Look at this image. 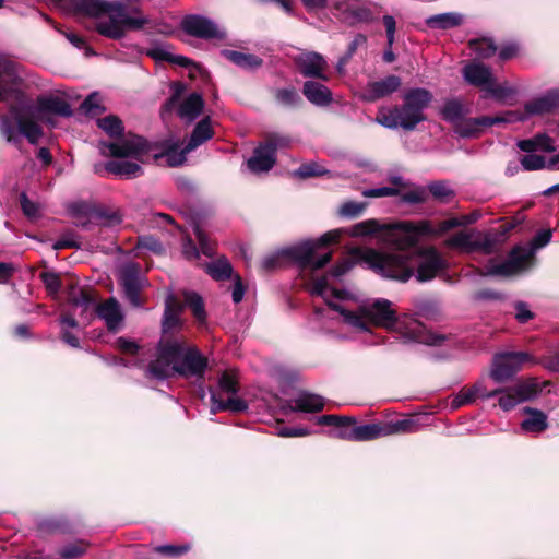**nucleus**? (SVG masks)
<instances>
[{"instance_id":"f257e3e1","label":"nucleus","mask_w":559,"mask_h":559,"mask_svg":"<svg viewBox=\"0 0 559 559\" xmlns=\"http://www.w3.org/2000/svg\"><path fill=\"white\" fill-rule=\"evenodd\" d=\"M332 299H343V293L329 284V307L337 311L343 322L359 332H370L381 328L394 332L406 342H417L429 346H442L449 338L439 333L430 332L418 320L404 313L399 316L392 301L384 298L367 300L355 309H348Z\"/></svg>"},{"instance_id":"f03ea898","label":"nucleus","mask_w":559,"mask_h":559,"mask_svg":"<svg viewBox=\"0 0 559 559\" xmlns=\"http://www.w3.org/2000/svg\"><path fill=\"white\" fill-rule=\"evenodd\" d=\"M476 219V215H464L460 218L453 217L440 222L423 219L418 222L403 221L395 224H380L379 221L370 218L348 228L330 230L317 239V243L318 248H321L338 242L343 235H349L350 237L373 236L379 242L390 245L394 249L405 248L416 242L419 238L440 236L454 227L472 224Z\"/></svg>"},{"instance_id":"7ed1b4c3","label":"nucleus","mask_w":559,"mask_h":559,"mask_svg":"<svg viewBox=\"0 0 559 559\" xmlns=\"http://www.w3.org/2000/svg\"><path fill=\"white\" fill-rule=\"evenodd\" d=\"M419 240L405 248H396L391 253L357 248L352 251V255L382 277L406 282L416 269L417 281L427 282L443 269L444 261L436 249L417 247Z\"/></svg>"},{"instance_id":"20e7f679","label":"nucleus","mask_w":559,"mask_h":559,"mask_svg":"<svg viewBox=\"0 0 559 559\" xmlns=\"http://www.w3.org/2000/svg\"><path fill=\"white\" fill-rule=\"evenodd\" d=\"M56 3L66 13L90 17L93 28L109 39H121L128 32L141 31L151 23L140 7H128L121 1L56 0Z\"/></svg>"},{"instance_id":"39448f33","label":"nucleus","mask_w":559,"mask_h":559,"mask_svg":"<svg viewBox=\"0 0 559 559\" xmlns=\"http://www.w3.org/2000/svg\"><path fill=\"white\" fill-rule=\"evenodd\" d=\"M318 249L317 240L304 241L265 257L262 266L264 270H273L284 266L288 261L296 263L300 269V276L306 289L312 296L328 300L330 278L343 276L353 267L354 263L343 260L333 267L331 273L320 275V270L330 262L332 253L329 251L318 254Z\"/></svg>"},{"instance_id":"423d86ee","label":"nucleus","mask_w":559,"mask_h":559,"mask_svg":"<svg viewBox=\"0 0 559 559\" xmlns=\"http://www.w3.org/2000/svg\"><path fill=\"white\" fill-rule=\"evenodd\" d=\"M207 359L193 346L174 340L162 342L157 356L148 367L150 373L157 379H166L177 373L185 378L203 377Z\"/></svg>"},{"instance_id":"0eeeda50","label":"nucleus","mask_w":559,"mask_h":559,"mask_svg":"<svg viewBox=\"0 0 559 559\" xmlns=\"http://www.w3.org/2000/svg\"><path fill=\"white\" fill-rule=\"evenodd\" d=\"M150 148L143 138L128 135L118 143H102L100 153L104 156L121 158L108 162L105 166L107 171L120 177L132 178L142 174L139 163H145L150 158Z\"/></svg>"},{"instance_id":"6e6552de","label":"nucleus","mask_w":559,"mask_h":559,"mask_svg":"<svg viewBox=\"0 0 559 559\" xmlns=\"http://www.w3.org/2000/svg\"><path fill=\"white\" fill-rule=\"evenodd\" d=\"M432 99V94L426 88H411L404 95L402 106L382 107L379 109L376 121L389 129L403 128L413 130L425 120L424 110Z\"/></svg>"},{"instance_id":"1a4fd4ad","label":"nucleus","mask_w":559,"mask_h":559,"mask_svg":"<svg viewBox=\"0 0 559 559\" xmlns=\"http://www.w3.org/2000/svg\"><path fill=\"white\" fill-rule=\"evenodd\" d=\"M550 239L551 230H540L534 237L531 247H515L506 261L490 266L488 273L510 276L527 270L533 263L535 251L549 243Z\"/></svg>"},{"instance_id":"9d476101","label":"nucleus","mask_w":559,"mask_h":559,"mask_svg":"<svg viewBox=\"0 0 559 559\" xmlns=\"http://www.w3.org/2000/svg\"><path fill=\"white\" fill-rule=\"evenodd\" d=\"M239 391L236 370H225L218 378L216 389L211 390V414L223 411L240 413L248 408L245 400L237 395Z\"/></svg>"},{"instance_id":"9b49d317","label":"nucleus","mask_w":559,"mask_h":559,"mask_svg":"<svg viewBox=\"0 0 559 559\" xmlns=\"http://www.w3.org/2000/svg\"><path fill=\"white\" fill-rule=\"evenodd\" d=\"M0 133L9 143L17 144L22 136L36 144L43 132L39 126L27 118L22 110L12 107L7 115L0 116Z\"/></svg>"},{"instance_id":"f8f14e48","label":"nucleus","mask_w":559,"mask_h":559,"mask_svg":"<svg viewBox=\"0 0 559 559\" xmlns=\"http://www.w3.org/2000/svg\"><path fill=\"white\" fill-rule=\"evenodd\" d=\"M415 424L413 419H402L385 424H366L344 428L336 433V437L352 441H369L381 437L412 432Z\"/></svg>"},{"instance_id":"ddd939ff","label":"nucleus","mask_w":559,"mask_h":559,"mask_svg":"<svg viewBox=\"0 0 559 559\" xmlns=\"http://www.w3.org/2000/svg\"><path fill=\"white\" fill-rule=\"evenodd\" d=\"M514 225L506 228L498 235L496 233H480L478 230H461L452 235L447 245L464 253L483 252L489 254L495 251L503 235L512 229Z\"/></svg>"},{"instance_id":"4468645a","label":"nucleus","mask_w":559,"mask_h":559,"mask_svg":"<svg viewBox=\"0 0 559 559\" xmlns=\"http://www.w3.org/2000/svg\"><path fill=\"white\" fill-rule=\"evenodd\" d=\"M72 305L75 309H80L82 314L96 312L109 331H118L122 325L123 313L115 298H109L97 305L94 297L81 292L79 297L72 298Z\"/></svg>"},{"instance_id":"2eb2a0df","label":"nucleus","mask_w":559,"mask_h":559,"mask_svg":"<svg viewBox=\"0 0 559 559\" xmlns=\"http://www.w3.org/2000/svg\"><path fill=\"white\" fill-rule=\"evenodd\" d=\"M214 135L211 119L209 117L200 120L194 127L188 144L181 148L179 141L171 142L167 145L164 152L166 163L171 167L180 166L186 160V155L204 142L211 140Z\"/></svg>"},{"instance_id":"dca6fc26","label":"nucleus","mask_w":559,"mask_h":559,"mask_svg":"<svg viewBox=\"0 0 559 559\" xmlns=\"http://www.w3.org/2000/svg\"><path fill=\"white\" fill-rule=\"evenodd\" d=\"M182 307H189L199 324H204L206 313L204 310L202 298L192 292H186L183 294V305H180L179 300L170 295L166 299V309L163 320L164 331L174 329L179 324V314Z\"/></svg>"},{"instance_id":"f3484780","label":"nucleus","mask_w":559,"mask_h":559,"mask_svg":"<svg viewBox=\"0 0 559 559\" xmlns=\"http://www.w3.org/2000/svg\"><path fill=\"white\" fill-rule=\"evenodd\" d=\"M530 361L532 357L525 352L499 353L493 357L490 377L495 382H506Z\"/></svg>"},{"instance_id":"a211bd4d","label":"nucleus","mask_w":559,"mask_h":559,"mask_svg":"<svg viewBox=\"0 0 559 559\" xmlns=\"http://www.w3.org/2000/svg\"><path fill=\"white\" fill-rule=\"evenodd\" d=\"M521 119H523V117L515 111H507L503 115L495 117L483 116L478 118H466L465 116L454 124V130L462 138H474L487 127L498 123H512Z\"/></svg>"},{"instance_id":"6ab92c4d","label":"nucleus","mask_w":559,"mask_h":559,"mask_svg":"<svg viewBox=\"0 0 559 559\" xmlns=\"http://www.w3.org/2000/svg\"><path fill=\"white\" fill-rule=\"evenodd\" d=\"M22 80L14 62L0 53V102H17L21 99Z\"/></svg>"},{"instance_id":"aec40b11","label":"nucleus","mask_w":559,"mask_h":559,"mask_svg":"<svg viewBox=\"0 0 559 559\" xmlns=\"http://www.w3.org/2000/svg\"><path fill=\"white\" fill-rule=\"evenodd\" d=\"M337 9L345 21L357 24L374 21L381 5L372 0H344L337 4Z\"/></svg>"},{"instance_id":"412c9836","label":"nucleus","mask_w":559,"mask_h":559,"mask_svg":"<svg viewBox=\"0 0 559 559\" xmlns=\"http://www.w3.org/2000/svg\"><path fill=\"white\" fill-rule=\"evenodd\" d=\"M500 391L499 406L503 411H511L518 404L534 399L539 393L538 383L533 380H525L507 389H498Z\"/></svg>"},{"instance_id":"4be33fe9","label":"nucleus","mask_w":559,"mask_h":559,"mask_svg":"<svg viewBox=\"0 0 559 559\" xmlns=\"http://www.w3.org/2000/svg\"><path fill=\"white\" fill-rule=\"evenodd\" d=\"M402 85L400 76L391 74L379 80L370 81L359 92L358 96L361 100L373 103L378 99L389 97L399 91Z\"/></svg>"},{"instance_id":"5701e85b","label":"nucleus","mask_w":559,"mask_h":559,"mask_svg":"<svg viewBox=\"0 0 559 559\" xmlns=\"http://www.w3.org/2000/svg\"><path fill=\"white\" fill-rule=\"evenodd\" d=\"M294 61L304 76L329 80L325 74L328 62L322 55L314 51H302L294 58Z\"/></svg>"},{"instance_id":"b1692460","label":"nucleus","mask_w":559,"mask_h":559,"mask_svg":"<svg viewBox=\"0 0 559 559\" xmlns=\"http://www.w3.org/2000/svg\"><path fill=\"white\" fill-rule=\"evenodd\" d=\"M181 26L187 34L200 38H223L225 36V32L217 24L201 15L186 16Z\"/></svg>"},{"instance_id":"393cba45","label":"nucleus","mask_w":559,"mask_h":559,"mask_svg":"<svg viewBox=\"0 0 559 559\" xmlns=\"http://www.w3.org/2000/svg\"><path fill=\"white\" fill-rule=\"evenodd\" d=\"M119 282L128 300L133 306H140V290L143 284L142 277L140 276V266L135 263L123 265L119 273Z\"/></svg>"},{"instance_id":"a878e982","label":"nucleus","mask_w":559,"mask_h":559,"mask_svg":"<svg viewBox=\"0 0 559 559\" xmlns=\"http://www.w3.org/2000/svg\"><path fill=\"white\" fill-rule=\"evenodd\" d=\"M146 55L158 62L167 61L169 63L187 68L191 78H194L197 73L202 72V69L198 64L193 63L190 59L180 55H174L170 51V47L166 44L153 45L147 49Z\"/></svg>"},{"instance_id":"bb28decb","label":"nucleus","mask_w":559,"mask_h":559,"mask_svg":"<svg viewBox=\"0 0 559 559\" xmlns=\"http://www.w3.org/2000/svg\"><path fill=\"white\" fill-rule=\"evenodd\" d=\"M557 108H559V88H554L527 102L524 112H516L523 117V119L520 120L523 121L530 116L548 114Z\"/></svg>"},{"instance_id":"cd10ccee","label":"nucleus","mask_w":559,"mask_h":559,"mask_svg":"<svg viewBox=\"0 0 559 559\" xmlns=\"http://www.w3.org/2000/svg\"><path fill=\"white\" fill-rule=\"evenodd\" d=\"M50 114L69 117L72 115V110L68 102L60 96L47 95L39 97L36 106V117L45 120L46 116Z\"/></svg>"},{"instance_id":"c85d7f7f","label":"nucleus","mask_w":559,"mask_h":559,"mask_svg":"<svg viewBox=\"0 0 559 559\" xmlns=\"http://www.w3.org/2000/svg\"><path fill=\"white\" fill-rule=\"evenodd\" d=\"M520 429L524 433L538 436L548 428V416L540 409L526 406L522 409Z\"/></svg>"},{"instance_id":"c756f323","label":"nucleus","mask_w":559,"mask_h":559,"mask_svg":"<svg viewBox=\"0 0 559 559\" xmlns=\"http://www.w3.org/2000/svg\"><path fill=\"white\" fill-rule=\"evenodd\" d=\"M462 74L467 83L480 87L485 92L495 78L488 67L476 61L465 64Z\"/></svg>"},{"instance_id":"7c9ffc66","label":"nucleus","mask_w":559,"mask_h":559,"mask_svg":"<svg viewBox=\"0 0 559 559\" xmlns=\"http://www.w3.org/2000/svg\"><path fill=\"white\" fill-rule=\"evenodd\" d=\"M275 159L273 147L263 144L254 150L253 155L247 160V166L254 174L266 173L274 166Z\"/></svg>"},{"instance_id":"2f4dec72","label":"nucleus","mask_w":559,"mask_h":559,"mask_svg":"<svg viewBox=\"0 0 559 559\" xmlns=\"http://www.w3.org/2000/svg\"><path fill=\"white\" fill-rule=\"evenodd\" d=\"M324 401L320 395L308 392L299 393L288 402L292 412L316 413L323 408Z\"/></svg>"},{"instance_id":"473e14b6","label":"nucleus","mask_w":559,"mask_h":559,"mask_svg":"<svg viewBox=\"0 0 559 559\" xmlns=\"http://www.w3.org/2000/svg\"><path fill=\"white\" fill-rule=\"evenodd\" d=\"M305 97L316 106H328L332 102L331 91L316 81H306L302 86Z\"/></svg>"},{"instance_id":"72a5a7b5","label":"nucleus","mask_w":559,"mask_h":559,"mask_svg":"<svg viewBox=\"0 0 559 559\" xmlns=\"http://www.w3.org/2000/svg\"><path fill=\"white\" fill-rule=\"evenodd\" d=\"M204 107V100L199 93H191L186 97L178 108V115L186 121H193L199 117Z\"/></svg>"},{"instance_id":"f704fd0d","label":"nucleus","mask_w":559,"mask_h":559,"mask_svg":"<svg viewBox=\"0 0 559 559\" xmlns=\"http://www.w3.org/2000/svg\"><path fill=\"white\" fill-rule=\"evenodd\" d=\"M425 22L432 29H450L463 23V15L455 12L441 13L427 17Z\"/></svg>"},{"instance_id":"c9c22d12","label":"nucleus","mask_w":559,"mask_h":559,"mask_svg":"<svg viewBox=\"0 0 559 559\" xmlns=\"http://www.w3.org/2000/svg\"><path fill=\"white\" fill-rule=\"evenodd\" d=\"M441 114L445 120L454 126L459 120L469 114V109L459 99H449L444 103Z\"/></svg>"},{"instance_id":"e433bc0d","label":"nucleus","mask_w":559,"mask_h":559,"mask_svg":"<svg viewBox=\"0 0 559 559\" xmlns=\"http://www.w3.org/2000/svg\"><path fill=\"white\" fill-rule=\"evenodd\" d=\"M223 55L226 59L243 69L253 70L262 64V60L258 56L251 53H245L235 50H224Z\"/></svg>"},{"instance_id":"4c0bfd02","label":"nucleus","mask_w":559,"mask_h":559,"mask_svg":"<svg viewBox=\"0 0 559 559\" xmlns=\"http://www.w3.org/2000/svg\"><path fill=\"white\" fill-rule=\"evenodd\" d=\"M520 150L531 153L537 150L551 152L555 151L554 141L546 134H538L534 139L522 140L518 143Z\"/></svg>"},{"instance_id":"58836bf2","label":"nucleus","mask_w":559,"mask_h":559,"mask_svg":"<svg viewBox=\"0 0 559 559\" xmlns=\"http://www.w3.org/2000/svg\"><path fill=\"white\" fill-rule=\"evenodd\" d=\"M520 150L531 153L537 150L551 152L555 151L554 141L546 134H538L534 139L522 140L518 143Z\"/></svg>"},{"instance_id":"ea45409f","label":"nucleus","mask_w":559,"mask_h":559,"mask_svg":"<svg viewBox=\"0 0 559 559\" xmlns=\"http://www.w3.org/2000/svg\"><path fill=\"white\" fill-rule=\"evenodd\" d=\"M61 325V338L64 343L70 345L71 347H79L80 341L75 333L72 330H78L79 323L71 314H64L60 319Z\"/></svg>"},{"instance_id":"a19ab883","label":"nucleus","mask_w":559,"mask_h":559,"mask_svg":"<svg viewBox=\"0 0 559 559\" xmlns=\"http://www.w3.org/2000/svg\"><path fill=\"white\" fill-rule=\"evenodd\" d=\"M486 92L492 96L497 102L507 103L509 99L513 98L516 94V88L510 85L508 82L497 83L496 80H492V83L487 86Z\"/></svg>"},{"instance_id":"79ce46f5","label":"nucleus","mask_w":559,"mask_h":559,"mask_svg":"<svg viewBox=\"0 0 559 559\" xmlns=\"http://www.w3.org/2000/svg\"><path fill=\"white\" fill-rule=\"evenodd\" d=\"M206 273L216 281H223L231 277L233 267L225 258H221L206 265Z\"/></svg>"},{"instance_id":"37998d69","label":"nucleus","mask_w":559,"mask_h":559,"mask_svg":"<svg viewBox=\"0 0 559 559\" xmlns=\"http://www.w3.org/2000/svg\"><path fill=\"white\" fill-rule=\"evenodd\" d=\"M97 126L111 138L120 136L123 133L122 121L114 115L97 119Z\"/></svg>"},{"instance_id":"c03bdc74","label":"nucleus","mask_w":559,"mask_h":559,"mask_svg":"<svg viewBox=\"0 0 559 559\" xmlns=\"http://www.w3.org/2000/svg\"><path fill=\"white\" fill-rule=\"evenodd\" d=\"M469 48L478 58L483 59L490 58L497 51V47L488 38L471 40Z\"/></svg>"},{"instance_id":"a18cd8bd","label":"nucleus","mask_w":559,"mask_h":559,"mask_svg":"<svg viewBox=\"0 0 559 559\" xmlns=\"http://www.w3.org/2000/svg\"><path fill=\"white\" fill-rule=\"evenodd\" d=\"M317 423L319 425L334 426L336 430L333 435L336 437V433L344 429L348 428L349 425H353L355 420L350 417L338 416V415H323L318 417Z\"/></svg>"},{"instance_id":"49530a36","label":"nucleus","mask_w":559,"mask_h":559,"mask_svg":"<svg viewBox=\"0 0 559 559\" xmlns=\"http://www.w3.org/2000/svg\"><path fill=\"white\" fill-rule=\"evenodd\" d=\"M521 164L526 170H536L542 168H550L556 164V160H547L544 156L528 154L522 157Z\"/></svg>"},{"instance_id":"de8ad7c7","label":"nucleus","mask_w":559,"mask_h":559,"mask_svg":"<svg viewBox=\"0 0 559 559\" xmlns=\"http://www.w3.org/2000/svg\"><path fill=\"white\" fill-rule=\"evenodd\" d=\"M367 207L365 202L347 201L340 209L338 214L343 217L354 218L364 213Z\"/></svg>"},{"instance_id":"09e8293b","label":"nucleus","mask_w":559,"mask_h":559,"mask_svg":"<svg viewBox=\"0 0 559 559\" xmlns=\"http://www.w3.org/2000/svg\"><path fill=\"white\" fill-rule=\"evenodd\" d=\"M474 391L475 390H473V386L461 389L460 392L452 399L450 407L452 409H457L463 405L473 404L476 401Z\"/></svg>"},{"instance_id":"8fccbe9b","label":"nucleus","mask_w":559,"mask_h":559,"mask_svg":"<svg viewBox=\"0 0 559 559\" xmlns=\"http://www.w3.org/2000/svg\"><path fill=\"white\" fill-rule=\"evenodd\" d=\"M136 250L140 252L147 250L156 254L164 251L162 243L153 236H142L138 239Z\"/></svg>"},{"instance_id":"3c124183","label":"nucleus","mask_w":559,"mask_h":559,"mask_svg":"<svg viewBox=\"0 0 559 559\" xmlns=\"http://www.w3.org/2000/svg\"><path fill=\"white\" fill-rule=\"evenodd\" d=\"M81 107L86 115H98L103 110L100 105V96L97 93L91 94L84 99Z\"/></svg>"},{"instance_id":"603ef678","label":"nucleus","mask_w":559,"mask_h":559,"mask_svg":"<svg viewBox=\"0 0 559 559\" xmlns=\"http://www.w3.org/2000/svg\"><path fill=\"white\" fill-rule=\"evenodd\" d=\"M326 173L328 170L318 163L304 164L296 170V175L301 178L321 176Z\"/></svg>"},{"instance_id":"864d4df0","label":"nucleus","mask_w":559,"mask_h":559,"mask_svg":"<svg viewBox=\"0 0 559 559\" xmlns=\"http://www.w3.org/2000/svg\"><path fill=\"white\" fill-rule=\"evenodd\" d=\"M429 191L441 202H447L453 194V191L445 182H433L429 185Z\"/></svg>"},{"instance_id":"5fc2aeb1","label":"nucleus","mask_w":559,"mask_h":559,"mask_svg":"<svg viewBox=\"0 0 559 559\" xmlns=\"http://www.w3.org/2000/svg\"><path fill=\"white\" fill-rule=\"evenodd\" d=\"M277 100L285 106H296L300 102V96L293 87L278 90L276 93Z\"/></svg>"},{"instance_id":"6e6d98bb","label":"nucleus","mask_w":559,"mask_h":559,"mask_svg":"<svg viewBox=\"0 0 559 559\" xmlns=\"http://www.w3.org/2000/svg\"><path fill=\"white\" fill-rule=\"evenodd\" d=\"M41 280L49 295L57 296L61 287L59 275L52 272H45L41 274Z\"/></svg>"},{"instance_id":"4d7b16f0","label":"nucleus","mask_w":559,"mask_h":559,"mask_svg":"<svg viewBox=\"0 0 559 559\" xmlns=\"http://www.w3.org/2000/svg\"><path fill=\"white\" fill-rule=\"evenodd\" d=\"M194 234L200 246L201 252L206 257H213L215 253L214 243L202 231L200 227L194 228Z\"/></svg>"},{"instance_id":"13d9d810","label":"nucleus","mask_w":559,"mask_h":559,"mask_svg":"<svg viewBox=\"0 0 559 559\" xmlns=\"http://www.w3.org/2000/svg\"><path fill=\"white\" fill-rule=\"evenodd\" d=\"M21 207L29 218H36L39 215V205L31 201L25 193L21 194Z\"/></svg>"},{"instance_id":"bf43d9fd","label":"nucleus","mask_w":559,"mask_h":559,"mask_svg":"<svg viewBox=\"0 0 559 559\" xmlns=\"http://www.w3.org/2000/svg\"><path fill=\"white\" fill-rule=\"evenodd\" d=\"M290 143L289 138L281 134H272L267 138L266 142L264 143L265 146L273 147V155L276 157V151L280 147H286Z\"/></svg>"},{"instance_id":"052dcab7","label":"nucleus","mask_w":559,"mask_h":559,"mask_svg":"<svg viewBox=\"0 0 559 559\" xmlns=\"http://www.w3.org/2000/svg\"><path fill=\"white\" fill-rule=\"evenodd\" d=\"M84 551H85L84 545L75 543V544H70V545L64 546L60 550L59 554L63 558L73 559V558H78L81 555H83Z\"/></svg>"},{"instance_id":"680f3d73","label":"nucleus","mask_w":559,"mask_h":559,"mask_svg":"<svg viewBox=\"0 0 559 559\" xmlns=\"http://www.w3.org/2000/svg\"><path fill=\"white\" fill-rule=\"evenodd\" d=\"M397 190L391 187H381L374 189H366L362 191V195L366 198H383L395 195Z\"/></svg>"},{"instance_id":"e2e57ef3","label":"nucleus","mask_w":559,"mask_h":559,"mask_svg":"<svg viewBox=\"0 0 559 559\" xmlns=\"http://www.w3.org/2000/svg\"><path fill=\"white\" fill-rule=\"evenodd\" d=\"M188 550H189L188 545H183V546L163 545V546L155 547V551L166 555V556H170V557L180 556V555L187 552Z\"/></svg>"},{"instance_id":"0e129e2a","label":"nucleus","mask_w":559,"mask_h":559,"mask_svg":"<svg viewBox=\"0 0 559 559\" xmlns=\"http://www.w3.org/2000/svg\"><path fill=\"white\" fill-rule=\"evenodd\" d=\"M367 37L362 34H357L354 39L350 41L347 48V52L344 56V62H348V60L353 57V55L356 52V50L366 45Z\"/></svg>"},{"instance_id":"69168bd1","label":"nucleus","mask_w":559,"mask_h":559,"mask_svg":"<svg viewBox=\"0 0 559 559\" xmlns=\"http://www.w3.org/2000/svg\"><path fill=\"white\" fill-rule=\"evenodd\" d=\"M278 436L284 438H293V437H305L311 433V431L307 428H297V427H282L278 429Z\"/></svg>"},{"instance_id":"338daca9","label":"nucleus","mask_w":559,"mask_h":559,"mask_svg":"<svg viewBox=\"0 0 559 559\" xmlns=\"http://www.w3.org/2000/svg\"><path fill=\"white\" fill-rule=\"evenodd\" d=\"M382 21L386 32L388 45L391 47L394 43L395 36V19L392 15H384Z\"/></svg>"},{"instance_id":"774afa93","label":"nucleus","mask_w":559,"mask_h":559,"mask_svg":"<svg viewBox=\"0 0 559 559\" xmlns=\"http://www.w3.org/2000/svg\"><path fill=\"white\" fill-rule=\"evenodd\" d=\"M182 253L188 260H197L200 254L199 249L190 238L185 240L182 245Z\"/></svg>"}]
</instances>
